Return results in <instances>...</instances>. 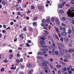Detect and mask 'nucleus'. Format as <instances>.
Instances as JSON below:
<instances>
[{
    "label": "nucleus",
    "instance_id": "60",
    "mask_svg": "<svg viewBox=\"0 0 74 74\" xmlns=\"http://www.w3.org/2000/svg\"><path fill=\"white\" fill-rule=\"evenodd\" d=\"M49 61H50V62H53V59L51 58L50 59Z\"/></svg>",
    "mask_w": 74,
    "mask_h": 74
},
{
    "label": "nucleus",
    "instance_id": "63",
    "mask_svg": "<svg viewBox=\"0 0 74 74\" xmlns=\"http://www.w3.org/2000/svg\"><path fill=\"white\" fill-rule=\"evenodd\" d=\"M71 23H72L74 25V20H72V21L71 22Z\"/></svg>",
    "mask_w": 74,
    "mask_h": 74
},
{
    "label": "nucleus",
    "instance_id": "47",
    "mask_svg": "<svg viewBox=\"0 0 74 74\" xmlns=\"http://www.w3.org/2000/svg\"><path fill=\"white\" fill-rule=\"evenodd\" d=\"M5 63H8V60H4L3 61Z\"/></svg>",
    "mask_w": 74,
    "mask_h": 74
},
{
    "label": "nucleus",
    "instance_id": "51",
    "mask_svg": "<svg viewBox=\"0 0 74 74\" xmlns=\"http://www.w3.org/2000/svg\"><path fill=\"white\" fill-rule=\"evenodd\" d=\"M38 58L40 59H43V58L42 57L39 56Z\"/></svg>",
    "mask_w": 74,
    "mask_h": 74
},
{
    "label": "nucleus",
    "instance_id": "14",
    "mask_svg": "<svg viewBox=\"0 0 74 74\" xmlns=\"http://www.w3.org/2000/svg\"><path fill=\"white\" fill-rule=\"evenodd\" d=\"M56 67L58 69H59L60 68L62 67V66L61 65H56Z\"/></svg>",
    "mask_w": 74,
    "mask_h": 74
},
{
    "label": "nucleus",
    "instance_id": "17",
    "mask_svg": "<svg viewBox=\"0 0 74 74\" xmlns=\"http://www.w3.org/2000/svg\"><path fill=\"white\" fill-rule=\"evenodd\" d=\"M20 37H21V38H22V40H23L24 38V37L23 36V34H21L20 35Z\"/></svg>",
    "mask_w": 74,
    "mask_h": 74
},
{
    "label": "nucleus",
    "instance_id": "10",
    "mask_svg": "<svg viewBox=\"0 0 74 74\" xmlns=\"http://www.w3.org/2000/svg\"><path fill=\"white\" fill-rule=\"evenodd\" d=\"M66 57H67L69 59H70L71 58L70 55H69V54H68L67 53H66Z\"/></svg>",
    "mask_w": 74,
    "mask_h": 74
},
{
    "label": "nucleus",
    "instance_id": "35",
    "mask_svg": "<svg viewBox=\"0 0 74 74\" xmlns=\"http://www.w3.org/2000/svg\"><path fill=\"white\" fill-rule=\"evenodd\" d=\"M61 25L62 26H64V27L66 26V25H65V24H64V23H62Z\"/></svg>",
    "mask_w": 74,
    "mask_h": 74
},
{
    "label": "nucleus",
    "instance_id": "64",
    "mask_svg": "<svg viewBox=\"0 0 74 74\" xmlns=\"http://www.w3.org/2000/svg\"><path fill=\"white\" fill-rule=\"evenodd\" d=\"M71 71H74V69L73 68H71Z\"/></svg>",
    "mask_w": 74,
    "mask_h": 74
},
{
    "label": "nucleus",
    "instance_id": "44",
    "mask_svg": "<svg viewBox=\"0 0 74 74\" xmlns=\"http://www.w3.org/2000/svg\"><path fill=\"white\" fill-rule=\"evenodd\" d=\"M20 62V61H19V60L18 59L16 60V62L18 63H19Z\"/></svg>",
    "mask_w": 74,
    "mask_h": 74
},
{
    "label": "nucleus",
    "instance_id": "48",
    "mask_svg": "<svg viewBox=\"0 0 74 74\" xmlns=\"http://www.w3.org/2000/svg\"><path fill=\"white\" fill-rule=\"evenodd\" d=\"M49 66H50L51 67V68H52V67H53V66H52V64H49Z\"/></svg>",
    "mask_w": 74,
    "mask_h": 74
},
{
    "label": "nucleus",
    "instance_id": "36",
    "mask_svg": "<svg viewBox=\"0 0 74 74\" xmlns=\"http://www.w3.org/2000/svg\"><path fill=\"white\" fill-rule=\"evenodd\" d=\"M62 20L63 21H66V18L65 17H63L62 18Z\"/></svg>",
    "mask_w": 74,
    "mask_h": 74
},
{
    "label": "nucleus",
    "instance_id": "2",
    "mask_svg": "<svg viewBox=\"0 0 74 74\" xmlns=\"http://www.w3.org/2000/svg\"><path fill=\"white\" fill-rule=\"evenodd\" d=\"M49 62L48 61H44L42 63V66H45V69H48V67L47 66V64H48Z\"/></svg>",
    "mask_w": 74,
    "mask_h": 74
},
{
    "label": "nucleus",
    "instance_id": "46",
    "mask_svg": "<svg viewBox=\"0 0 74 74\" xmlns=\"http://www.w3.org/2000/svg\"><path fill=\"white\" fill-rule=\"evenodd\" d=\"M64 62H68V60H67L64 59Z\"/></svg>",
    "mask_w": 74,
    "mask_h": 74
},
{
    "label": "nucleus",
    "instance_id": "25",
    "mask_svg": "<svg viewBox=\"0 0 74 74\" xmlns=\"http://www.w3.org/2000/svg\"><path fill=\"white\" fill-rule=\"evenodd\" d=\"M48 37L49 40H51L52 39V37L50 36H48Z\"/></svg>",
    "mask_w": 74,
    "mask_h": 74
},
{
    "label": "nucleus",
    "instance_id": "18",
    "mask_svg": "<svg viewBox=\"0 0 74 74\" xmlns=\"http://www.w3.org/2000/svg\"><path fill=\"white\" fill-rule=\"evenodd\" d=\"M41 51H48V48H45L44 49H41Z\"/></svg>",
    "mask_w": 74,
    "mask_h": 74
},
{
    "label": "nucleus",
    "instance_id": "55",
    "mask_svg": "<svg viewBox=\"0 0 74 74\" xmlns=\"http://www.w3.org/2000/svg\"><path fill=\"white\" fill-rule=\"evenodd\" d=\"M17 15H21V13L20 12H18Z\"/></svg>",
    "mask_w": 74,
    "mask_h": 74
},
{
    "label": "nucleus",
    "instance_id": "49",
    "mask_svg": "<svg viewBox=\"0 0 74 74\" xmlns=\"http://www.w3.org/2000/svg\"><path fill=\"white\" fill-rule=\"evenodd\" d=\"M40 38L42 40H45V38L44 36H43L42 37H40Z\"/></svg>",
    "mask_w": 74,
    "mask_h": 74
},
{
    "label": "nucleus",
    "instance_id": "4",
    "mask_svg": "<svg viewBox=\"0 0 74 74\" xmlns=\"http://www.w3.org/2000/svg\"><path fill=\"white\" fill-rule=\"evenodd\" d=\"M67 3V2L65 1V2H63V3L60 4L58 6V10H59V7L60 8H63L64 6V4H66V3Z\"/></svg>",
    "mask_w": 74,
    "mask_h": 74
},
{
    "label": "nucleus",
    "instance_id": "54",
    "mask_svg": "<svg viewBox=\"0 0 74 74\" xmlns=\"http://www.w3.org/2000/svg\"><path fill=\"white\" fill-rule=\"evenodd\" d=\"M60 41L62 42H63V38H60Z\"/></svg>",
    "mask_w": 74,
    "mask_h": 74
},
{
    "label": "nucleus",
    "instance_id": "38",
    "mask_svg": "<svg viewBox=\"0 0 74 74\" xmlns=\"http://www.w3.org/2000/svg\"><path fill=\"white\" fill-rule=\"evenodd\" d=\"M35 7H34V5H32L31 6V8L32 9H34Z\"/></svg>",
    "mask_w": 74,
    "mask_h": 74
},
{
    "label": "nucleus",
    "instance_id": "22",
    "mask_svg": "<svg viewBox=\"0 0 74 74\" xmlns=\"http://www.w3.org/2000/svg\"><path fill=\"white\" fill-rule=\"evenodd\" d=\"M71 33V30H69L67 34L69 35V34H70Z\"/></svg>",
    "mask_w": 74,
    "mask_h": 74
},
{
    "label": "nucleus",
    "instance_id": "37",
    "mask_svg": "<svg viewBox=\"0 0 74 74\" xmlns=\"http://www.w3.org/2000/svg\"><path fill=\"white\" fill-rule=\"evenodd\" d=\"M29 31H30V32H33V29L31 27L29 28Z\"/></svg>",
    "mask_w": 74,
    "mask_h": 74
},
{
    "label": "nucleus",
    "instance_id": "29",
    "mask_svg": "<svg viewBox=\"0 0 74 74\" xmlns=\"http://www.w3.org/2000/svg\"><path fill=\"white\" fill-rule=\"evenodd\" d=\"M43 32L45 33H46L47 34H49V32H48V31L44 30L43 31Z\"/></svg>",
    "mask_w": 74,
    "mask_h": 74
},
{
    "label": "nucleus",
    "instance_id": "3",
    "mask_svg": "<svg viewBox=\"0 0 74 74\" xmlns=\"http://www.w3.org/2000/svg\"><path fill=\"white\" fill-rule=\"evenodd\" d=\"M51 40L52 42L53 43V44L51 45V48L54 49H57V47L56 46H55V44L53 43V40L52 39Z\"/></svg>",
    "mask_w": 74,
    "mask_h": 74
},
{
    "label": "nucleus",
    "instance_id": "7",
    "mask_svg": "<svg viewBox=\"0 0 74 74\" xmlns=\"http://www.w3.org/2000/svg\"><path fill=\"white\" fill-rule=\"evenodd\" d=\"M64 39L65 41V42H68V41H69L70 40L69 38L66 37H64Z\"/></svg>",
    "mask_w": 74,
    "mask_h": 74
},
{
    "label": "nucleus",
    "instance_id": "62",
    "mask_svg": "<svg viewBox=\"0 0 74 74\" xmlns=\"http://www.w3.org/2000/svg\"><path fill=\"white\" fill-rule=\"evenodd\" d=\"M23 7H24V8H26V5H23Z\"/></svg>",
    "mask_w": 74,
    "mask_h": 74
},
{
    "label": "nucleus",
    "instance_id": "39",
    "mask_svg": "<svg viewBox=\"0 0 74 74\" xmlns=\"http://www.w3.org/2000/svg\"><path fill=\"white\" fill-rule=\"evenodd\" d=\"M41 25L42 26V27H44V26H45V25L43 23H42L41 24Z\"/></svg>",
    "mask_w": 74,
    "mask_h": 74
},
{
    "label": "nucleus",
    "instance_id": "61",
    "mask_svg": "<svg viewBox=\"0 0 74 74\" xmlns=\"http://www.w3.org/2000/svg\"><path fill=\"white\" fill-rule=\"evenodd\" d=\"M28 42V43H31V42H32V41H31V40H28L27 41Z\"/></svg>",
    "mask_w": 74,
    "mask_h": 74
},
{
    "label": "nucleus",
    "instance_id": "12",
    "mask_svg": "<svg viewBox=\"0 0 74 74\" xmlns=\"http://www.w3.org/2000/svg\"><path fill=\"white\" fill-rule=\"evenodd\" d=\"M40 44H41V45H42L43 44H45V42L44 41H41L40 42Z\"/></svg>",
    "mask_w": 74,
    "mask_h": 74
},
{
    "label": "nucleus",
    "instance_id": "30",
    "mask_svg": "<svg viewBox=\"0 0 74 74\" xmlns=\"http://www.w3.org/2000/svg\"><path fill=\"white\" fill-rule=\"evenodd\" d=\"M1 71H2V72H4V68H2L1 69Z\"/></svg>",
    "mask_w": 74,
    "mask_h": 74
},
{
    "label": "nucleus",
    "instance_id": "56",
    "mask_svg": "<svg viewBox=\"0 0 74 74\" xmlns=\"http://www.w3.org/2000/svg\"><path fill=\"white\" fill-rule=\"evenodd\" d=\"M9 52L10 53H12V50H9Z\"/></svg>",
    "mask_w": 74,
    "mask_h": 74
},
{
    "label": "nucleus",
    "instance_id": "34",
    "mask_svg": "<svg viewBox=\"0 0 74 74\" xmlns=\"http://www.w3.org/2000/svg\"><path fill=\"white\" fill-rule=\"evenodd\" d=\"M26 46L28 47H30V45H29L28 43H26Z\"/></svg>",
    "mask_w": 74,
    "mask_h": 74
},
{
    "label": "nucleus",
    "instance_id": "6",
    "mask_svg": "<svg viewBox=\"0 0 74 74\" xmlns=\"http://www.w3.org/2000/svg\"><path fill=\"white\" fill-rule=\"evenodd\" d=\"M45 53H46V52L45 51H43V53L38 52V54L39 55H44Z\"/></svg>",
    "mask_w": 74,
    "mask_h": 74
},
{
    "label": "nucleus",
    "instance_id": "58",
    "mask_svg": "<svg viewBox=\"0 0 74 74\" xmlns=\"http://www.w3.org/2000/svg\"><path fill=\"white\" fill-rule=\"evenodd\" d=\"M13 24H14V22H12L10 23L11 25H13Z\"/></svg>",
    "mask_w": 74,
    "mask_h": 74
},
{
    "label": "nucleus",
    "instance_id": "5",
    "mask_svg": "<svg viewBox=\"0 0 74 74\" xmlns=\"http://www.w3.org/2000/svg\"><path fill=\"white\" fill-rule=\"evenodd\" d=\"M55 19L57 25H60V21H59V19L57 17H56Z\"/></svg>",
    "mask_w": 74,
    "mask_h": 74
},
{
    "label": "nucleus",
    "instance_id": "23",
    "mask_svg": "<svg viewBox=\"0 0 74 74\" xmlns=\"http://www.w3.org/2000/svg\"><path fill=\"white\" fill-rule=\"evenodd\" d=\"M32 66V64H28L27 65V67H30Z\"/></svg>",
    "mask_w": 74,
    "mask_h": 74
},
{
    "label": "nucleus",
    "instance_id": "59",
    "mask_svg": "<svg viewBox=\"0 0 74 74\" xmlns=\"http://www.w3.org/2000/svg\"><path fill=\"white\" fill-rule=\"evenodd\" d=\"M18 50L21 51V50H22V48H18Z\"/></svg>",
    "mask_w": 74,
    "mask_h": 74
},
{
    "label": "nucleus",
    "instance_id": "15",
    "mask_svg": "<svg viewBox=\"0 0 74 74\" xmlns=\"http://www.w3.org/2000/svg\"><path fill=\"white\" fill-rule=\"evenodd\" d=\"M56 31L57 33H59V29L57 28H56Z\"/></svg>",
    "mask_w": 74,
    "mask_h": 74
},
{
    "label": "nucleus",
    "instance_id": "13",
    "mask_svg": "<svg viewBox=\"0 0 74 74\" xmlns=\"http://www.w3.org/2000/svg\"><path fill=\"white\" fill-rule=\"evenodd\" d=\"M33 72V70L32 69L31 71H29L28 74H32Z\"/></svg>",
    "mask_w": 74,
    "mask_h": 74
},
{
    "label": "nucleus",
    "instance_id": "8",
    "mask_svg": "<svg viewBox=\"0 0 74 74\" xmlns=\"http://www.w3.org/2000/svg\"><path fill=\"white\" fill-rule=\"evenodd\" d=\"M53 36L54 38H56V39H57V40H58L59 41V38H58V37L56 36V35L54 34H53Z\"/></svg>",
    "mask_w": 74,
    "mask_h": 74
},
{
    "label": "nucleus",
    "instance_id": "32",
    "mask_svg": "<svg viewBox=\"0 0 74 74\" xmlns=\"http://www.w3.org/2000/svg\"><path fill=\"white\" fill-rule=\"evenodd\" d=\"M51 21L52 22H54V17H52L51 18Z\"/></svg>",
    "mask_w": 74,
    "mask_h": 74
},
{
    "label": "nucleus",
    "instance_id": "9",
    "mask_svg": "<svg viewBox=\"0 0 74 74\" xmlns=\"http://www.w3.org/2000/svg\"><path fill=\"white\" fill-rule=\"evenodd\" d=\"M74 52V49H69V52L71 53V52Z\"/></svg>",
    "mask_w": 74,
    "mask_h": 74
},
{
    "label": "nucleus",
    "instance_id": "21",
    "mask_svg": "<svg viewBox=\"0 0 74 74\" xmlns=\"http://www.w3.org/2000/svg\"><path fill=\"white\" fill-rule=\"evenodd\" d=\"M53 51H52L51 53L52 55H55V53L54 52V49H53Z\"/></svg>",
    "mask_w": 74,
    "mask_h": 74
},
{
    "label": "nucleus",
    "instance_id": "52",
    "mask_svg": "<svg viewBox=\"0 0 74 74\" xmlns=\"http://www.w3.org/2000/svg\"><path fill=\"white\" fill-rule=\"evenodd\" d=\"M42 22L43 23H45V19H43V20L42 21Z\"/></svg>",
    "mask_w": 74,
    "mask_h": 74
},
{
    "label": "nucleus",
    "instance_id": "31",
    "mask_svg": "<svg viewBox=\"0 0 74 74\" xmlns=\"http://www.w3.org/2000/svg\"><path fill=\"white\" fill-rule=\"evenodd\" d=\"M60 30L61 31L63 30V27L62 26H61L60 27Z\"/></svg>",
    "mask_w": 74,
    "mask_h": 74
},
{
    "label": "nucleus",
    "instance_id": "40",
    "mask_svg": "<svg viewBox=\"0 0 74 74\" xmlns=\"http://www.w3.org/2000/svg\"><path fill=\"white\" fill-rule=\"evenodd\" d=\"M37 19V17H36L34 18V19L33 20V21H36Z\"/></svg>",
    "mask_w": 74,
    "mask_h": 74
},
{
    "label": "nucleus",
    "instance_id": "50",
    "mask_svg": "<svg viewBox=\"0 0 74 74\" xmlns=\"http://www.w3.org/2000/svg\"><path fill=\"white\" fill-rule=\"evenodd\" d=\"M2 32L3 33H5L6 32V31L5 30H3L2 31Z\"/></svg>",
    "mask_w": 74,
    "mask_h": 74
},
{
    "label": "nucleus",
    "instance_id": "26",
    "mask_svg": "<svg viewBox=\"0 0 74 74\" xmlns=\"http://www.w3.org/2000/svg\"><path fill=\"white\" fill-rule=\"evenodd\" d=\"M60 45H61L62 47H65V46H64V45L62 43H61L60 44Z\"/></svg>",
    "mask_w": 74,
    "mask_h": 74
},
{
    "label": "nucleus",
    "instance_id": "19",
    "mask_svg": "<svg viewBox=\"0 0 74 74\" xmlns=\"http://www.w3.org/2000/svg\"><path fill=\"white\" fill-rule=\"evenodd\" d=\"M33 25L34 26L36 27V26H37V23L35 22H34L33 23Z\"/></svg>",
    "mask_w": 74,
    "mask_h": 74
},
{
    "label": "nucleus",
    "instance_id": "53",
    "mask_svg": "<svg viewBox=\"0 0 74 74\" xmlns=\"http://www.w3.org/2000/svg\"><path fill=\"white\" fill-rule=\"evenodd\" d=\"M69 46L70 47H72V45H71V44L69 43Z\"/></svg>",
    "mask_w": 74,
    "mask_h": 74
},
{
    "label": "nucleus",
    "instance_id": "11",
    "mask_svg": "<svg viewBox=\"0 0 74 74\" xmlns=\"http://www.w3.org/2000/svg\"><path fill=\"white\" fill-rule=\"evenodd\" d=\"M59 63H60L61 64L64 65V66H66V64L64 63L63 62L61 61H59Z\"/></svg>",
    "mask_w": 74,
    "mask_h": 74
},
{
    "label": "nucleus",
    "instance_id": "28",
    "mask_svg": "<svg viewBox=\"0 0 74 74\" xmlns=\"http://www.w3.org/2000/svg\"><path fill=\"white\" fill-rule=\"evenodd\" d=\"M43 32L45 33H46L47 34H49V32H48V31L44 30L43 31Z\"/></svg>",
    "mask_w": 74,
    "mask_h": 74
},
{
    "label": "nucleus",
    "instance_id": "16",
    "mask_svg": "<svg viewBox=\"0 0 74 74\" xmlns=\"http://www.w3.org/2000/svg\"><path fill=\"white\" fill-rule=\"evenodd\" d=\"M12 57H13V55H12V54H10V55L9 57L10 59H12Z\"/></svg>",
    "mask_w": 74,
    "mask_h": 74
},
{
    "label": "nucleus",
    "instance_id": "33",
    "mask_svg": "<svg viewBox=\"0 0 74 74\" xmlns=\"http://www.w3.org/2000/svg\"><path fill=\"white\" fill-rule=\"evenodd\" d=\"M38 8L39 10H42V7L41 6H39L38 7Z\"/></svg>",
    "mask_w": 74,
    "mask_h": 74
},
{
    "label": "nucleus",
    "instance_id": "20",
    "mask_svg": "<svg viewBox=\"0 0 74 74\" xmlns=\"http://www.w3.org/2000/svg\"><path fill=\"white\" fill-rule=\"evenodd\" d=\"M11 69L12 70H15V69H16V66L15 67V68H14V65H12V67H11Z\"/></svg>",
    "mask_w": 74,
    "mask_h": 74
},
{
    "label": "nucleus",
    "instance_id": "45",
    "mask_svg": "<svg viewBox=\"0 0 74 74\" xmlns=\"http://www.w3.org/2000/svg\"><path fill=\"white\" fill-rule=\"evenodd\" d=\"M2 4H3V5H5L6 4L5 2L4 1H3L2 2Z\"/></svg>",
    "mask_w": 74,
    "mask_h": 74
},
{
    "label": "nucleus",
    "instance_id": "43",
    "mask_svg": "<svg viewBox=\"0 0 74 74\" xmlns=\"http://www.w3.org/2000/svg\"><path fill=\"white\" fill-rule=\"evenodd\" d=\"M49 20H50V19H47L46 20V21L47 23H49V22H50V21Z\"/></svg>",
    "mask_w": 74,
    "mask_h": 74
},
{
    "label": "nucleus",
    "instance_id": "24",
    "mask_svg": "<svg viewBox=\"0 0 74 74\" xmlns=\"http://www.w3.org/2000/svg\"><path fill=\"white\" fill-rule=\"evenodd\" d=\"M63 34L64 36H66L67 33H66V32H63Z\"/></svg>",
    "mask_w": 74,
    "mask_h": 74
},
{
    "label": "nucleus",
    "instance_id": "1",
    "mask_svg": "<svg viewBox=\"0 0 74 74\" xmlns=\"http://www.w3.org/2000/svg\"><path fill=\"white\" fill-rule=\"evenodd\" d=\"M57 45L58 46V48L59 50L60 53H58V51H56L55 52L56 55L57 56H60L64 55V49L63 48H62L61 46H60V44L58 42V41L57 42Z\"/></svg>",
    "mask_w": 74,
    "mask_h": 74
},
{
    "label": "nucleus",
    "instance_id": "27",
    "mask_svg": "<svg viewBox=\"0 0 74 74\" xmlns=\"http://www.w3.org/2000/svg\"><path fill=\"white\" fill-rule=\"evenodd\" d=\"M64 12V11L62 10H60V14H63Z\"/></svg>",
    "mask_w": 74,
    "mask_h": 74
},
{
    "label": "nucleus",
    "instance_id": "41",
    "mask_svg": "<svg viewBox=\"0 0 74 74\" xmlns=\"http://www.w3.org/2000/svg\"><path fill=\"white\" fill-rule=\"evenodd\" d=\"M43 27L44 29H45V30H48V29H47V27H45V26H44Z\"/></svg>",
    "mask_w": 74,
    "mask_h": 74
},
{
    "label": "nucleus",
    "instance_id": "42",
    "mask_svg": "<svg viewBox=\"0 0 74 74\" xmlns=\"http://www.w3.org/2000/svg\"><path fill=\"white\" fill-rule=\"evenodd\" d=\"M68 73L69 74H73V73H72V71H68Z\"/></svg>",
    "mask_w": 74,
    "mask_h": 74
},
{
    "label": "nucleus",
    "instance_id": "57",
    "mask_svg": "<svg viewBox=\"0 0 74 74\" xmlns=\"http://www.w3.org/2000/svg\"><path fill=\"white\" fill-rule=\"evenodd\" d=\"M64 71H66V70H67V68H64Z\"/></svg>",
    "mask_w": 74,
    "mask_h": 74
}]
</instances>
